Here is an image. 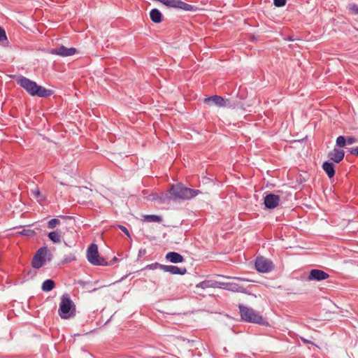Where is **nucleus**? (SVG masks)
<instances>
[{"label": "nucleus", "instance_id": "4468645a", "mask_svg": "<svg viewBox=\"0 0 358 358\" xmlns=\"http://www.w3.org/2000/svg\"><path fill=\"white\" fill-rule=\"evenodd\" d=\"M345 156V152L343 150L334 148V150L328 154L330 160L335 163L341 162Z\"/></svg>", "mask_w": 358, "mask_h": 358}, {"label": "nucleus", "instance_id": "20e7f679", "mask_svg": "<svg viewBox=\"0 0 358 358\" xmlns=\"http://www.w3.org/2000/svg\"><path fill=\"white\" fill-rule=\"evenodd\" d=\"M52 255L46 247L39 248L34 255L31 265L34 268L39 269L47 262L52 260Z\"/></svg>", "mask_w": 358, "mask_h": 358}, {"label": "nucleus", "instance_id": "9d476101", "mask_svg": "<svg viewBox=\"0 0 358 358\" xmlns=\"http://www.w3.org/2000/svg\"><path fill=\"white\" fill-rule=\"evenodd\" d=\"M280 202V196L274 194H268L264 196V205L266 208L273 209L277 207Z\"/></svg>", "mask_w": 358, "mask_h": 358}, {"label": "nucleus", "instance_id": "f3484780", "mask_svg": "<svg viewBox=\"0 0 358 358\" xmlns=\"http://www.w3.org/2000/svg\"><path fill=\"white\" fill-rule=\"evenodd\" d=\"M150 17L155 23H160L162 21V14L157 8H153L150 10Z\"/></svg>", "mask_w": 358, "mask_h": 358}, {"label": "nucleus", "instance_id": "2f4dec72", "mask_svg": "<svg viewBox=\"0 0 358 358\" xmlns=\"http://www.w3.org/2000/svg\"><path fill=\"white\" fill-rule=\"evenodd\" d=\"M355 142V138L353 136H348L346 138V144L348 143L349 145H351V144H353Z\"/></svg>", "mask_w": 358, "mask_h": 358}, {"label": "nucleus", "instance_id": "c9c22d12", "mask_svg": "<svg viewBox=\"0 0 358 358\" xmlns=\"http://www.w3.org/2000/svg\"><path fill=\"white\" fill-rule=\"evenodd\" d=\"M161 201L165 203L166 201V199L161 198Z\"/></svg>", "mask_w": 358, "mask_h": 358}, {"label": "nucleus", "instance_id": "2eb2a0df", "mask_svg": "<svg viewBox=\"0 0 358 358\" xmlns=\"http://www.w3.org/2000/svg\"><path fill=\"white\" fill-rule=\"evenodd\" d=\"M166 259L173 264H178L184 262L182 255L176 252H169L166 255Z\"/></svg>", "mask_w": 358, "mask_h": 358}, {"label": "nucleus", "instance_id": "aec40b11", "mask_svg": "<svg viewBox=\"0 0 358 358\" xmlns=\"http://www.w3.org/2000/svg\"><path fill=\"white\" fill-rule=\"evenodd\" d=\"M55 286V282L51 279H48L43 282L41 289L44 292H50L54 289Z\"/></svg>", "mask_w": 358, "mask_h": 358}, {"label": "nucleus", "instance_id": "5701e85b", "mask_svg": "<svg viewBox=\"0 0 358 358\" xmlns=\"http://www.w3.org/2000/svg\"><path fill=\"white\" fill-rule=\"evenodd\" d=\"M19 234L27 236H34L36 233L34 229L27 228L23 229L21 231H19Z\"/></svg>", "mask_w": 358, "mask_h": 358}, {"label": "nucleus", "instance_id": "c85d7f7f", "mask_svg": "<svg viewBox=\"0 0 358 358\" xmlns=\"http://www.w3.org/2000/svg\"><path fill=\"white\" fill-rule=\"evenodd\" d=\"M7 38L5 30L0 27V41H3Z\"/></svg>", "mask_w": 358, "mask_h": 358}, {"label": "nucleus", "instance_id": "1a4fd4ad", "mask_svg": "<svg viewBox=\"0 0 358 358\" xmlns=\"http://www.w3.org/2000/svg\"><path fill=\"white\" fill-rule=\"evenodd\" d=\"M48 53L61 57H69L76 53V49L75 48H66L64 45H61L56 48L50 49Z\"/></svg>", "mask_w": 358, "mask_h": 358}, {"label": "nucleus", "instance_id": "0eeeda50", "mask_svg": "<svg viewBox=\"0 0 358 358\" xmlns=\"http://www.w3.org/2000/svg\"><path fill=\"white\" fill-rule=\"evenodd\" d=\"M163 5L167 8L180 9L185 11L196 10V7L194 6L188 4L180 0H164Z\"/></svg>", "mask_w": 358, "mask_h": 358}, {"label": "nucleus", "instance_id": "39448f33", "mask_svg": "<svg viewBox=\"0 0 358 358\" xmlns=\"http://www.w3.org/2000/svg\"><path fill=\"white\" fill-rule=\"evenodd\" d=\"M241 320L251 323L263 324V317L252 308L243 305L238 306Z\"/></svg>", "mask_w": 358, "mask_h": 358}, {"label": "nucleus", "instance_id": "393cba45", "mask_svg": "<svg viewBox=\"0 0 358 358\" xmlns=\"http://www.w3.org/2000/svg\"><path fill=\"white\" fill-rule=\"evenodd\" d=\"M346 145V138L343 136H339L336 138V145L341 148L345 147Z\"/></svg>", "mask_w": 358, "mask_h": 358}, {"label": "nucleus", "instance_id": "423d86ee", "mask_svg": "<svg viewBox=\"0 0 358 358\" xmlns=\"http://www.w3.org/2000/svg\"><path fill=\"white\" fill-rule=\"evenodd\" d=\"M87 260L93 265L106 266L108 262L103 258L100 257L98 252V247L96 244H91L87 250Z\"/></svg>", "mask_w": 358, "mask_h": 358}, {"label": "nucleus", "instance_id": "4be33fe9", "mask_svg": "<svg viewBox=\"0 0 358 358\" xmlns=\"http://www.w3.org/2000/svg\"><path fill=\"white\" fill-rule=\"evenodd\" d=\"M60 224V220L57 218L51 219L48 222L47 227L49 229H55L57 226Z\"/></svg>", "mask_w": 358, "mask_h": 358}, {"label": "nucleus", "instance_id": "f03ea898", "mask_svg": "<svg viewBox=\"0 0 358 358\" xmlns=\"http://www.w3.org/2000/svg\"><path fill=\"white\" fill-rule=\"evenodd\" d=\"M201 192L198 189H190L182 186L181 184L172 185L168 197L170 200L191 199L197 196Z\"/></svg>", "mask_w": 358, "mask_h": 358}, {"label": "nucleus", "instance_id": "bb28decb", "mask_svg": "<svg viewBox=\"0 0 358 358\" xmlns=\"http://www.w3.org/2000/svg\"><path fill=\"white\" fill-rule=\"evenodd\" d=\"M209 286H210V281L204 280V281H202V282H199L196 285V287H200V288H202V289H205L206 287H208Z\"/></svg>", "mask_w": 358, "mask_h": 358}, {"label": "nucleus", "instance_id": "a878e982", "mask_svg": "<svg viewBox=\"0 0 358 358\" xmlns=\"http://www.w3.org/2000/svg\"><path fill=\"white\" fill-rule=\"evenodd\" d=\"M31 193L38 201L43 200V197L41 196L38 188L31 190Z\"/></svg>", "mask_w": 358, "mask_h": 358}, {"label": "nucleus", "instance_id": "412c9836", "mask_svg": "<svg viewBox=\"0 0 358 358\" xmlns=\"http://www.w3.org/2000/svg\"><path fill=\"white\" fill-rule=\"evenodd\" d=\"M144 221L148 222H161L162 217L156 215H146L144 216Z\"/></svg>", "mask_w": 358, "mask_h": 358}, {"label": "nucleus", "instance_id": "473e14b6", "mask_svg": "<svg viewBox=\"0 0 358 358\" xmlns=\"http://www.w3.org/2000/svg\"><path fill=\"white\" fill-rule=\"evenodd\" d=\"M231 278L236 279L240 281H249V280L244 278H240V277H231Z\"/></svg>", "mask_w": 358, "mask_h": 358}, {"label": "nucleus", "instance_id": "ddd939ff", "mask_svg": "<svg viewBox=\"0 0 358 358\" xmlns=\"http://www.w3.org/2000/svg\"><path fill=\"white\" fill-rule=\"evenodd\" d=\"M162 271L173 275H185L187 273L186 268H180L173 265H164L162 267Z\"/></svg>", "mask_w": 358, "mask_h": 358}, {"label": "nucleus", "instance_id": "b1692460", "mask_svg": "<svg viewBox=\"0 0 358 358\" xmlns=\"http://www.w3.org/2000/svg\"><path fill=\"white\" fill-rule=\"evenodd\" d=\"M163 264H161L159 263L155 262L150 264H148L145 266L144 269H148V270H155L157 268H160L162 270Z\"/></svg>", "mask_w": 358, "mask_h": 358}, {"label": "nucleus", "instance_id": "72a5a7b5", "mask_svg": "<svg viewBox=\"0 0 358 358\" xmlns=\"http://www.w3.org/2000/svg\"><path fill=\"white\" fill-rule=\"evenodd\" d=\"M350 152L358 156V148H352Z\"/></svg>", "mask_w": 358, "mask_h": 358}, {"label": "nucleus", "instance_id": "6e6552de", "mask_svg": "<svg viewBox=\"0 0 358 358\" xmlns=\"http://www.w3.org/2000/svg\"><path fill=\"white\" fill-rule=\"evenodd\" d=\"M255 266V268L261 273H268L273 268L272 262L263 257H257Z\"/></svg>", "mask_w": 358, "mask_h": 358}, {"label": "nucleus", "instance_id": "7ed1b4c3", "mask_svg": "<svg viewBox=\"0 0 358 358\" xmlns=\"http://www.w3.org/2000/svg\"><path fill=\"white\" fill-rule=\"evenodd\" d=\"M76 305L68 294L61 296V301L58 309V315L62 319L68 320L76 315Z\"/></svg>", "mask_w": 358, "mask_h": 358}, {"label": "nucleus", "instance_id": "dca6fc26", "mask_svg": "<svg viewBox=\"0 0 358 358\" xmlns=\"http://www.w3.org/2000/svg\"><path fill=\"white\" fill-rule=\"evenodd\" d=\"M222 285L224 286V288L227 290L232 291V292H241V293L245 292V289L243 286H241L237 283L226 282V283H223Z\"/></svg>", "mask_w": 358, "mask_h": 358}, {"label": "nucleus", "instance_id": "cd10ccee", "mask_svg": "<svg viewBox=\"0 0 358 358\" xmlns=\"http://www.w3.org/2000/svg\"><path fill=\"white\" fill-rule=\"evenodd\" d=\"M287 0H273V4L276 7H282L286 4Z\"/></svg>", "mask_w": 358, "mask_h": 358}, {"label": "nucleus", "instance_id": "f704fd0d", "mask_svg": "<svg viewBox=\"0 0 358 358\" xmlns=\"http://www.w3.org/2000/svg\"><path fill=\"white\" fill-rule=\"evenodd\" d=\"M301 340L305 343H310V341H309L308 340H306L305 338H301Z\"/></svg>", "mask_w": 358, "mask_h": 358}, {"label": "nucleus", "instance_id": "a211bd4d", "mask_svg": "<svg viewBox=\"0 0 358 358\" xmlns=\"http://www.w3.org/2000/svg\"><path fill=\"white\" fill-rule=\"evenodd\" d=\"M323 170L325 171L329 178H332L335 175L334 164L331 162H325L322 164Z\"/></svg>", "mask_w": 358, "mask_h": 358}, {"label": "nucleus", "instance_id": "6ab92c4d", "mask_svg": "<svg viewBox=\"0 0 358 358\" xmlns=\"http://www.w3.org/2000/svg\"><path fill=\"white\" fill-rule=\"evenodd\" d=\"M48 238L54 243H60L62 242V236L60 234V231L58 230L50 231L48 234Z\"/></svg>", "mask_w": 358, "mask_h": 358}, {"label": "nucleus", "instance_id": "7c9ffc66", "mask_svg": "<svg viewBox=\"0 0 358 358\" xmlns=\"http://www.w3.org/2000/svg\"><path fill=\"white\" fill-rule=\"evenodd\" d=\"M350 10L355 14H358V6L356 4L351 5Z\"/></svg>", "mask_w": 358, "mask_h": 358}, {"label": "nucleus", "instance_id": "f8f14e48", "mask_svg": "<svg viewBox=\"0 0 358 358\" xmlns=\"http://www.w3.org/2000/svg\"><path fill=\"white\" fill-rule=\"evenodd\" d=\"M204 103L208 106L215 105L218 107H225L227 106L225 99L223 97L217 95L205 98Z\"/></svg>", "mask_w": 358, "mask_h": 358}, {"label": "nucleus", "instance_id": "9b49d317", "mask_svg": "<svg viewBox=\"0 0 358 358\" xmlns=\"http://www.w3.org/2000/svg\"><path fill=\"white\" fill-rule=\"evenodd\" d=\"M329 277V275L324 271L320 269H312L308 276L309 280L321 281L326 280Z\"/></svg>", "mask_w": 358, "mask_h": 358}, {"label": "nucleus", "instance_id": "c756f323", "mask_svg": "<svg viewBox=\"0 0 358 358\" xmlns=\"http://www.w3.org/2000/svg\"><path fill=\"white\" fill-rule=\"evenodd\" d=\"M118 228L123 231L128 237H130L129 230L123 225H118Z\"/></svg>", "mask_w": 358, "mask_h": 358}, {"label": "nucleus", "instance_id": "f257e3e1", "mask_svg": "<svg viewBox=\"0 0 358 358\" xmlns=\"http://www.w3.org/2000/svg\"><path fill=\"white\" fill-rule=\"evenodd\" d=\"M17 83L22 87L31 96H37L38 97H48L52 94V91L45 87L38 85L36 82L30 79L20 76L17 80Z\"/></svg>", "mask_w": 358, "mask_h": 358}]
</instances>
